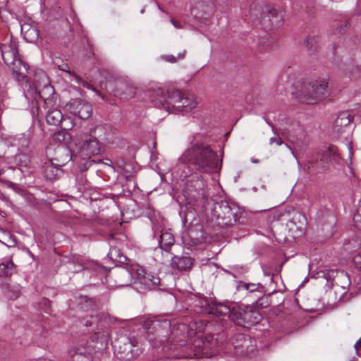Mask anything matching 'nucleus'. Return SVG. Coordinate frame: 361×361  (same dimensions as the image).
<instances>
[{
  "mask_svg": "<svg viewBox=\"0 0 361 361\" xmlns=\"http://www.w3.org/2000/svg\"><path fill=\"white\" fill-rule=\"evenodd\" d=\"M108 255L111 259L114 260H118L119 262L122 260V258H125L124 256L120 253L119 250L116 247H112L110 248Z\"/></svg>",
  "mask_w": 361,
  "mask_h": 361,
  "instance_id": "obj_33",
  "label": "nucleus"
},
{
  "mask_svg": "<svg viewBox=\"0 0 361 361\" xmlns=\"http://www.w3.org/2000/svg\"><path fill=\"white\" fill-rule=\"evenodd\" d=\"M271 305L270 295H264L256 302V305L260 308H267Z\"/></svg>",
  "mask_w": 361,
  "mask_h": 361,
  "instance_id": "obj_32",
  "label": "nucleus"
},
{
  "mask_svg": "<svg viewBox=\"0 0 361 361\" xmlns=\"http://www.w3.org/2000/svg\"><path fill=\"white\" fill-rule=\"evenodd\" d=\"M220 207L222 209L223 213L225 215H227L228 218L231 217V216H234V214L232 212V209L227 202H221Z\"/></svg>",
  "mask_w": 361,
  "mask_h": 361,
  "instance_id": "obj_37",
  "label": "nucleus"
},
{
  "mask_svg": "<svg viewBox=\"0 0 361 361\" xmlns=\"http://www.w3.org/2000/svg\"><path fill=\"white\" fill-rule=\"evenodd\" d=\"M253 162H255V163H257V162H258V161L255 160V161H253Z\"/></svg>",
  "mask_w": 361,
  "mask_h": 361,
  "instance_id": "obj_63",
  "label": "nucleus"
},
{
  "mask_svg": "<svg viewBox=\"0 0 361 361\" xmlns=\"http://www.w3.org/2000/svg\"><path fill=\"white\" fill-rule=\"evenodd\" d=\"M1 51L3 61L7 66H10L17 59L20 58L18 54V43L12 39L8 44H1Z\"/></svg>",
  "mask_w": 361,
  "mask_h": 361,
  "instance_id": "obj_12",
  "label": "nucleus"
},
{
  "mask_svg": "<svg viewBox=\"0 0 361 361\" xmlns=\"http://www.w3.org/2000/svg\"><path fill=\"white\" fill-rule=\"evenodd\" d=\"M66 106L71 114L81 119L88 118L92 113V105L81 99H72Z\"/></svg>",
  "mask_w": 361,
  "mask_h": 361,
  "instance_id": "obj_10",
  "label": "nucleus"
},
{
  "mask_svg": "<svg viewBox=\"0 0 361 361\" xmlns=\"http://www.w3.org/2000/svg\"><path fill=\"white\" fill-rule=\"evenodd\" d=\"M197 106V102L193 95H183L180 103L176 106V110L189 112L195 109Z\"/></svg>",
  "mask_w": 361,
  "mask_h": 361,
  "instance_id": "obj_21",
  "label": "nucleus"
},
{
  "mask_svg": "<svg viewBox=\"0 0 361 361\" xmlns=\"http://www.w3.org/2000/svg\"><path fill=\"white\" fill-rule=\"evenodd\" d=\"M276 134V136L274 137H272L269 139V144L270 145H272L274 143H275L276 145H277L278 146H281L282 145L284 142L283 141V140L281 139V137L279 136V135L276 133V131L275 130V133Z\"/></svg>",
  "mask_w": 361,
  "mask_h": 361,
  "instance_id": "obj_40",
  "label": "nucleus"
},
{
  "mask_svg": "<svg viewBox=\"0 0 361 361\" xmlns=\"http://www.w3.org/2000/svg\"><path fill=\"white\" fill-rule=\"evenodd\" d=\"M355 348L356 349V351L359 355H361V354L359 353V351L361 350V338L356 343L355 345Z\"/></svg>",
  "mask_w": 361,
  "mask_h": 361,
  "instance_id": "obj_46",
  "label": "nucleus"
},
{
  "mask_svg": "<svg viewBox=\"0 0 361 361\" xmlns=\"http://www.w3.org/2000/svg\"><path fill=\"white\" fill-rule=\"evenodd\" d=\"M288 148H289V149L291 151V152H293V150L291 147H290V146H288Z\"/></svg>",
  "mask_w": 361,
  "mask_h": 361,
  "instance_id": "obj_56",
  "label": "nucleus"
},
{
  "mask_svg": "<svg viewBox=\"0 0 361 361\" xmlns=\"http://www.w3.org/2000/svg\"><path fill=\"white\" fill-rule=\"evenodd\" d=\"M141 13H143L145 12V8H143L141 11H140Z\"/></svg>",
  "mask_w": 361,
  "mask_h": 361,
  "instance_id": "obj_58",
  "label": "nucleus"
},
{
  "mask_svg": "<svg viewBox=\"0 0 361 361\" xmlns=\"http://www.w3.org/2000/svg\"><path fill=\"white\" fill-rule=\"evenodd\" d=\"M73 159L71 149L67 146H60L55 149L54 157L51 159L54 164L61 167L66 165Z\"/></svg>",
  "mask_w": 361,
  "mask_h": 361,
  "instance_id": "obj_14",
  "label": "nucleus"
},
{
  "mask_svg": "<svg viewBox=\"0 0 361 361\" xmlns=\"http://www.w3.org/2000/svg\"><path fill=\"white\" fill-rule=\"evenodd\" d=\"M250 338H247L242 334H235L231 340V343L226 344L224 349H228L236 356H252L256 350L254 345L251 344Z\"/></svg>",
  "mask_w": 361,
  "mask_h": 361,
  "instance_id": "obj_8",
  "label": "nucleus"
},
{
  "mask_svg": "<svg viewBox=\"0 0 361 361\" xmlns=\"http://www.w3.org/2000/svg\"><path fill=\"white\" fill-rule=\"evenodd\" d=\"M82 142L81 149L85 157H90L100 152V147L97 138H90L88 136H85Z\"/></svg>",
  "mask_w": 361,
  "mask_h": 361,
  "instance_id": "obj_15",
  "label": "nucleus"
},
{
  "mask_svg": "<svg viewBox=\"0 0 361 361\" xmlns=\"http://www.w3.org/2000/svg\"><path fill=\"white\" fill-rule=\"evenodd\" d=\"M120 173L123 176L126 181H130L135 176V171L133 166L130 163H123V165L118 166Z\"/></svg>",
  "mask_w": 361,
  "mask_h": 361,
  "instance_id": "obj_28",
  "label": "nucleus"
},
{
  "mask_svg": "<svg viewBox=\"0 0 361 361\" xmlns=\"http://www.w3.org/2000/svg\"><path fill=\"white\" fill-rule=\"evenodd\" d=\"M193 262V259L188 255H174L171 259V267L180 271H188L191 269Z\"/></svg>",
  "mask_w": 361,
  "mask_h": 361,
  "instance_id": "obj_16",
  "label": "nucleus"
},
{
  "mask_svg": "<svg viewBox=\"0 0 361 361\" xmlns=\"http://www.w3.org/2000/svg\"><path fill=\"white\" fill-rule=\"evenodd\" d=\"M273 23H271V24L270 25V27H273Z\"/></svg>",
  "mask_w": 361,
  "mask_h": 361,
  "instance_id": "obj_61",
  "label": "nucleus"
},
{
  "mask_svg": "<svg viewBox=\"0 0 361 361\" xmlns=\"http://www.w3.org/2000/svg\"><path fill=\"white\" fill-rule=\"evenodd\" d=\"M69 265L71 267H69V269L72 271V272L76 273V272H79L84 269L83 264H82L80 263H76V262H69Z\"/></svg>",
  "mask_w": 361,
  "mask_h": 361,
  "instance_id": "obj_39",
  "label": "nucleus"
},
{
  "mask_svg": "<svg viewBox=\"0 0 361 361\" xmlns=\"http://www.w3.org/2000/svg\"><path fill=\"white\" fill-rule=\"evenodd\" d=\"M353 121L349 111H345L341 112L334 121V128L339 131L343 127L348 126Z\"/></svg>",
  "mask_w": 361,
  "mask_h": 361,
  "instance_id": "obj_24",
  "label": "nucleus"
},
{
  "mask_svg": "<svg viewBox=\"0 0 361 361\" xmlns=\"http://www.w3.org/2000/svg\"><path fill=\"white\" fill-rule=\"evenodd\" d=\"M197 183L199 185V186H202L203 185V183H202V180L199 179L198 177H197Z\"/></svg>",
  "mask_w": 361,
  "mask_h": 361,
  "instance_id": "obj_50",
  "label": "nucleus"
},
{
  "mask_svg": "<svg viewBox=\"0 0 361 361\" xmlns=\"http://www.w3.org/2000/svg\"><path fill=\"white\" fill-rule=\"evenodd\" d=\"M288 148H289V149L291 151V152H293V150L291 147H290V146H288Z\"/></svg>",
  "mask_w": 361,
  "mask_h": 361,
  "instance_id": "obj_57",
  "label": "nucleus"
},
{
  "mask_svg": "<svg viewBox=\"0 0 361 361\" xmlns=\"http://www.w3.org/2000/svg\"><path fill=\"white\" fill-rule=\"evenodd\" d=\"M142 326L148 340L153 345H162L170 339L171 323L166 318L148 317L143 319Z\"/></svg>",
  "mask_w": 361,
  "mask_h": 361,
  "instance_id": "obj_2",
  "label": "nucleus"
},
{
  "mask_svg": "<svg viewBox=\"0 0 361 361\" xmlns=\"http://www.w3.org/2000/svg\"><path fill=\"white\" fill-rule=\"evenodd\" d=\"M353 221L355 226L361 230V204H359L356 209V213L354 214Z\"/></svg>",
  "mask_w": 361,
  "mask_h": 361,
  "instance_id": "obj_35",
  "label": "nucleus"
},
{
  "mask_svg": "<svg viewBox=\"0 0 361 361\" xmlns=\"http://www.w3.org/2000/svg\"><path fill=\"white\" fill-rule=\"evenodd\" d=\"M305 44L310 54L317 51L319 48V37L308 36L305 41Z\"/></svg>",
  "mask_w": 361,
  "mask_h": 361,
  "instance_id": "obj_29",
  "label": "nucleus"
},
{
  "mask_svg": "<svg viewBox=\"0 0 361 361\" xmlns=\"http://www.w3.org/2000/svg\"><path fill=\"white\" fill-rule=\"evenodd\" d=\"M353 262L355 267L361 271V252L354 256Z\"/></svg>",
  "mask_w": 361,
  "mask_h": 361,
  "instance_id": "obj_41",
  "label": "nucleus"
},
{
  "mask_svg": "<svg viewBox=\"0 0 361 361\" xmlns=\"http://www.w3.org/2000/svg\"><path fill=\"white\" fill-rule=\"evenodd\" d=\"M195 338L190 341V348L193 350L194 356L199 357H209L213 354L224 349L223 334L218 335V338H214L213 334H206L202 336L200 332H197L193 336Z\"/></svg>",
  "mask_w": 361,
  "mask_h": 361,
  "instance_id": "obj_3",
  "label": "nucleus"
},
{
  "mask_svg": "<svg viewBox=\"0 0 361 361\" xmlns=\"http://www.w3.org/2000/svg\"><path fill=\"white\" fill-rule=\"evenodd\" d=\"M21 34L24 39L30 43L35 42L39 37V30L30 23L21 25Z\"/></svg>",
  "mask_w": 361,
  "mask_h": 361,
  "instance_id": "obj_19",
  "label": "nucleus"
},
{
  "mask_svg": "<svg viewBox=\"0 0 361 361\" xmlns=\"http://www.w3.org/2000/svg\"><path fill=\"white\" fill-rule=\"evenodd\" d=\"M341 159L337 148L334 145L329 146L322 154L320 161L326 163L338 164Z\"/></svg>",
  "mask_w": 361,
  "mask_h": 361,
  "instance_id": "obj_20",
  "label": "nucleus"
},
{
  "mask_svg": "<svg viewBox=\"0 0 361 361\" xmlns=\"http://www.w3.org/2000/svg\"><path fill=\"white\" fill-rule=\"evenodd\" d=\"M67 136H68V133L65 130H62L55 133L53 135V139L56 142H61L66 140Z\"/></svg>",
  "mask_w": 361,
  "mask_h": 361,
  "instance_id": "obj_36",
  "label": "nucleus"
},
{
  "mask_svg": "<svg viewBox=\"0 0 361 361\" xmlns=\"http://www.w3.org/2000/svg\"><path fill=\"white\" fill-rule=\"evenodd\" d=\"M14 269V264L11 259L0 264V276H11Z\"/></svg>",
  "mask_w": 361,
  "mask_h": 361,
  "instance_id": "obj_30",
  "label": "nucleus"
},
{
  "mask_svg": "<svg viewBox=\"0 0 361 361\" xmlns=\"http://www.w3.org/2000/svg\"><path fill=\"white\" fill-rule=\"evenodd\" d=\"M42 173L47 180L54 181L59 179L63 173L61 166L54 164L51 159L45 161L42 166Z\"/></svg>",
  "mask_w": 361,
  "mask_h": 361,
  "instance_id": "obj_13",
  "label": "nucleus"
},
{
  "mask_svg": "<svg viewBox=\"0 0 361 361\" xmlns=\"http://www.w3.org/2000/svg\"><path fill=\"white\" fill-rule=\"evenodd\" d=\"M348 25V23L345 21L341 24L339 27H337L339 33H342L343 30Z\"/></svg>",
  "mask_w": 361,
  "mask_h": 361,
  "instance_id": "obj_45",
  "label": "nucleus"
},
{
  "mask_svg": "<svg viewBox=\"0 0 361 361\" xmlns=\"http://www.w3.org/2000/svg\"><path fill=\"white\" fill-rule=\"evenodd\" d=\"M288 148H289V149L291 151V152H293V150L291 147H290V146H288Z\"/></svg>",
  "mask_w": 361,
  "mask_h": 361,
  "instance_id": "obj_53",
  "label": "nucleus"
},
{
  "mask_svg": "<svg viewBox=\"0 0 361 361\" xmlns=\"http://www.w3.org/2000/svg\"><path fill=\"white\" fill-rule=\"evenodd\" d=\"M171 23L177 28L180 27V23L176 21L174 19L171 20Z\"/></svg>",
  "mask_w": 361,
  "mask_h": 361,
  "instance_id": "obj_48",
  "label": "nucleus"
},
{
  "mask_svg": "<svg viewBox=\"0 0 361 361\" xmlns=\"http://www.w3.org/2000/svg\"><path fill=\"white\" fill-rule=\"evenodd\" d=\"M261 319V314L250 307H233L231 320L238 326L249 327L258 324Z\"/></svg>",
  "mask_w": 361,
  "mask_h": 361,
  "instance_id": "obj_7",
  "label": "nucleus"
},
{
  "mask_svg": "<svg viewBox=\"0 0 361 361\" xmlns=\"http://www.w3.org/2000/svg\"><path fill=\"white\" fill-rule=\"evenodd\" d=\"M30 361H44V360H30Z\"/></svg>",
  "mask_w": 361,
  "mask_h": 361,
  "instance_id": "obj_59",
  "label": "nucleus"
},
{
  "mask_svg": "<svg viewBox=\"0 0 361 361\" xmlns=\"http://www.w3.org/2000/svg\"><path fill=\"white\" fill-rule=\"evenodd\" d=\"M20 295V290L19 288H17L14 290H10L8 296L11 299H16Z\"/></svg>",
  "mask_w": 361,
  "mask_h": 361,
  "instance_id": "obj_42",
  "label": "nucleus"
},
{
  "mask_svg": "<svg viewBox=\"0 0 361 361\" xmlns=\"http://www.w3.org/2000/svg\"><path fill=\"white\" fill-rule=\"evenodd\" d=\"M288 148H289V149L291 151V152H293V150L291 147H290V146H288Z\"/></svg>",
  "mask_w": 361,
  "mask_h": 361,
  "instance_id": "obj_55",
  "label": "nucleus"
},
{
  "mask_svg": "<svg viewBox=\"0 0 361 361\" xmlns=\"http://www.w3.org/2000/svg\"><path fill=\"white\" fill-rule=\"evenodd\" d=\"M93 352V347L86 340L80 341L70 351L73 359L78 355L87 357Z\"/></svg>",
  "mask_w": 361,
  "mask_h": 361,
  "instance_id": "obj_18",
  "label": "nucleus"
},
{
  "mask_svg": "<svg viewBox=\"0 0 361 361\" xmlns=\"http://www.w3.org/2000/svg\"><path fill=\"white\" fill-rule=\"evenodd\" d=\"M80 303L82 305L83 303H86V307H92L95 305V302L92 298H89L87 296H80Z\"/></svg>",
  "mask_w": 361,
  "mask_h": 361,
  "instance_id": "obj_38",
  "label": "nucleus"
},
{
  "mask_svg": "<svg viewBox=\"0 0 361 361\" xmlns=\"http://www.w3.org/2000/svg\"><path fill=\"white\" fill-rule=\"evenodd\" d=\"M328 84L326 79H319L312 82H303L300 90V99L302 102L311 104L326 99L329 96Z\"/></svg>",
  "mask_w": 361,
  "mask_h": 361,
  "instance_id": "obj_4",
  "label": "nucleus"
},
{
  "mask_svg": "<svg viewBox=\"0 0 361 361\" xmlns=\"http://www.w3.org/2000/svg\"><path fill=\"white\" fill-rule=\"evenodd\" d=\"M113 347L117 356L124 360L137 357L142 350L134 336H121L114 343Z\"/></svg>",
  "mask_w": 361,
  "mask_h": 361,
  "instance_id": "obj_6",
  "label": "nucleus"
},
{
  "mask_svg": "<svg viewBox=\"0 0 361 361\" xmlns=\"http://www.w3.org/2000/svg\"><path fill=\"white\" fill-rule=\"evenodd\" d=\"M157 4L158 6V8L160 11H161L162 12H164V11L161 8V7L160 6L158 2H157Z\"/></svg>",
  "mask_w": 361,
  "mask_h": 361,
  "instance_id": "obj_51",
  "label": "nucleus"
},
{
  "mask_svg": "<svg viewBox=\"0 0 361 361\" xmlns=\"http://www.w3.org/2000/svg\"><path fill=\"white\" fill-rule=\"evenodd\" d=\"M240 287L252 293L257 291L259 288H262V286L260 283H242Z\"/></svg>",
  "mask_w": 361,
  "mask_h": 361,
  "instance_id": "obj_34",
  "label": "nucleus"
},
{
  "mask_svg": "<svg viewBox=\"0 0 361 361\" xmlns=\"http://www.w3.org/2000/svg\"><path fill=\"white\" fill-rule=\"evenodd\" d=\"M85 326H91V323H89L88 322H86Z\"/></svg>",
  "mask_w": 361,
  "mask_h": 361,
  "instance_id": "obj_52",
  "label": "nucleus"
},
{
  "mask_svg": "<svg viewBox=\"0 0 361 361\" xmlns=\"http://www.w3.org/2000/svg\"><path fill=\"white\" fill-rule=\"evenodd\" d=\"M350 153L352 154V149L350 147Z\"/></svg>",
  "mask_w": 361,
  "mask_h": 361,
  "instance_id": "obj_60",
  "label": "nucleus"
},
{
  "mask_svg": "<svg viewBox=\"0 0 361 361\" xmlns=\"http://www.w3.org/2000/svg\"><path fill=\"white\" fill-rule=\"evenodd\" d=\"M186 54V50L184 49L182 52L179 53L178 56H174L173 55L167 54V55H163L161 56V59L171 63H174L177 62L178 59H183L185 58Z\"/></svg>",
  "mask_w": 361,
  "mask_h": 361,
  "instance_id": "obj_31",
  "label": "nucleus"
},
{
  "mask_svg": "<svg viewBox=\"0 0 361 361\" xmlns=\"http://www.w3.org/2000/svg\"><path fill=\"white\" fill-rule=\"evenodd\" d=\"M288 148H289V149L291 151V152H293V150L291 147H290V146H288Z\"/></svg>",
  "mask_w": 361,
  "mask_h": 361,
  "instance_id": "obj_54",
  "label": "nucleus"
},
{
  "mask_svg": "<svg viewBox=\"0 0 361 361\" xmlns=\"http://www.w3.org/2000/svg\"><path fill=\"white\" fill-rule=\"evenodd\" d=\"M59 68L61 71H66L70 73V68L67 63H62L61 65H59Z\"/></svg>",
  "mask_w": 361,
  "mask_h": 361,
  "instance_id": "obj_44",
  "label": "nucleus"
},
{
  "mask_svg": "<svg viewBox=\"0 0 361 361\" xmlns=\"http://www.w3.org/2000/svg\"><path fill=\"white\" fill-rule=\"evenodd\" d=\"M138 275L140 283L149 289L156 288L160 283V279L150 273L145 272L142 276H140V274H138Z\"/></svg>",
  "mask_w": 361,
  "mask_h": 361,
  "instance_id": "obj_23",
  "label": "nucleus"
},
{
  "mask_svg": "<svg viewBox=\"0 0 361 361\" xmlns=\"http://www.w3.org/2000/svg\"><path fill=\"white\" fill-rule=\"evenodd\" d=\"M277 17V11L276 9H271L269 11V13L264 16V20H265L266 18H268V20H270L271 18Z\"/></svg>",
  "mask_w": 361,
  "mask_h": 361,
  "instance_id": "obj_43",
  "label": "nucleus"
},
{
  "mask_svg": "<svg viewBox=\"0 0 361 361\" xmlns=\"http://www.w3.org/2000/svg\"><path fill=\"white\" fill-rule=\"evenodd\" d=\"M210 313L216 316H228L231 319L233 307L221 302L213 303L210 307Z\"/></svg>",
  "mask_w": 361,
  "mask_h": 361,
  "instance_id": "obj_22",
  "label": "nucleus"
},
{
  "mask_svg": "<svg viewBox=\"0 0 361 361\" xmlns=\"http://www.w3.org/2000/svg\"><path fill=\"white\" fill-rule=\"evenodd\" d=\"M75 186L79 192H82L86 189V186L82 183H77Z\"/></svg>",
  "mask_w": 361,
  "mask_h": 361,
  "instance_id": "obj_47",
  "label": "nucleus"
},
{
  "mask_svg": "<svg viewBox=\"0 0 361 361\" xmlns=\"http://www.w3.org/2000/svg\"><path fill=\"white\" fill-rule=\"evenodd\" d=\"M182 159L202 173H211L217 169V154L209 146L193 145L188 148Z\"/></svg>",
  "mask_w": 361,
  "mask_h": 361,
  "instance_id": "obj_1",
  "label": "nucleus"
},
{
  "mask_svg": "<svg viewBox=\"0 0 361 361\" xmlns=\"http://www.w3.org/2000/svg\"><path fill=\"white\" fill-rule=\"evenodd\" d=\"M174 243V238L170 233H162L159 236V244L161 249L169 252Z\"/></svg>",
  "mask_w": 361,
  "mask_h": 361,
  "instance_id": "obj_26",
  "label": "nucleus"
},
{
  "mask_svg": "<svg viewBox=\"0 0 361 361\" xmlns=\"http://www.w3.org/2000/svg\"><path fill=\"white\" fill-rule=\"evenodd\" d=\"M116 91L118 94L124 95L126 99L133 97L135 94V87L127 82H120L117 87Z\"/></svg>",
  "mask_w": 361,
  "mask_h": 361,
  "instance_id": "obj_25",
  "label": "nucleus"
},
{
  "mask_svg": "<svg viewBox=\"0 0 361 361\" xmlns=\"http://www.w3.org/2000/svg\"><path fill=\"white\" fill-rule=\"evenodd\" d=\"M80 178H81V180H82V174L80 175Z\"/></svg>",
  "mask_w": 361,
  "mask_h": 361,
  "instance_id": "obj_62",
  "label": "nucleus"
},
{
  "mask_svg": "<svg viewBox=\"0 0 361 361\" xmlns=\"http://www.w3.org/2000/svg\"><path fill=\"white\" fill-rule=\"evenodd\" d=\"M8 66L11 68L13 75L18 81H23L27 78L26 73L28 70V66L20 58L17 59L13 63Z\"/></svg>",
  "mask_w": 361,
  "mask_h": 361,
  "instance_id": "obj_17",
  "label": "nucleus"
},
{
  "mask_svg": "<svg viewBox=\"0 0 361 361\" xmlns=\"http://www.w3.org/2000/svg\"><path fill=\"white\" fill-rule=\"evenodd\" d=\"M184 93L179 90L169 88L166 90L163 87H158L154 90L152 102L159 109H164L169 112L173 109L176 110V106L180 103Z\"/></svg>",
  "mask_w": 361,
  "mask_h": 361,
  "instance_id": "obj_5",
  "label": "nucleus"
},
{
  "mask_svg": "<svg viewBox=\"0 0 361 361\" xmlns=\"http://www.w3.org/2000/svg\"><path fill=\"white\" fill-rule=\"evenodd\" d=\"M265 121H266L267 123L269 126H271V127L272 131H273L274 133H275L276 129H275L274 126L272 125V123H270L267 119H266V118H265Z\"/></svg>",
  "mask_w": 361,
  "mask_h": 361,
  "instance_id": "obj_49",
  "label": "nucleus"
},
{
  "mask_svg": "<svg viewBox=\"0 0 361 361\" xmlns=\"http://www.w3.org/2000/svg\"><path fill=\"white\" fill-rule=\"evenodd\" d=\"M195 325V323H192L189 325L180 324L173 326V329H171L170 339L167 342L176 345H185L197 334Z\"/></svg>",
  "mask_w": 361,
  "mask_h": 361,
  "instance_id": "obj_9",
  "label": "nucleus"
},
{
  "mask_svg": "<svg viewBox=\"0 0 361 361\" xmlns=\"http://www.w3.org/2000/svg\"><path fill=\"white\" fill-rule=\"evenodd\" d=\"M63 114L59 109H54L48 111L46 119L49 125L58 126L63 120Z\"/></svg>",
  "mask_w": 361,
  "mask_h": 361,
  "instance_id": "obj_27",
  "label": "nucleus"
},
{
  "mask_svg": "<svg viewBox=\"0 0 361 361\" xmlns=\"http://www.w3.org/2000/svg\"><path fill=\"white\" fill-rule=\"evenodd\" d=\"M109 277L114 279L117 286L130 285L133 279L132 272L126 267H118L109 274Z\"/></svg>",
  "mask_w": 361,
  "mask_h": 361,
  "instance_id": "obj_11",
  "label": "nucleus"
}]
</instances>
